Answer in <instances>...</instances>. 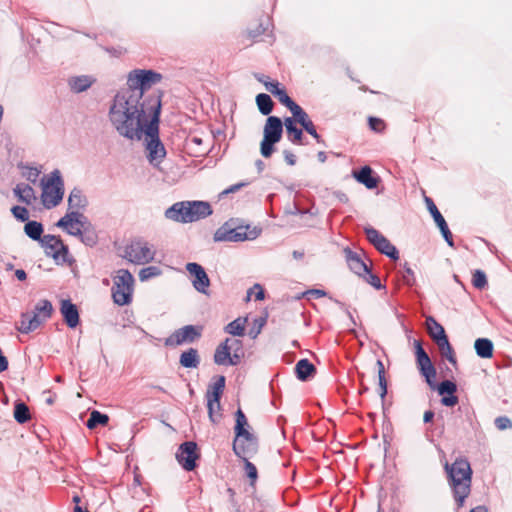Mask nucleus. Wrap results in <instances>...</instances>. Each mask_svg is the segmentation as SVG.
<instances>
[{
	"mask_svg": "<svg viewBox=\"0 0 512 512\" xmlns=\"http://www.w3.org/2000/svg\"><path fill=\"white\" fill-rule=\"evenodd\" d=\"M434 326L437 328V333H433L431 331V338L435 341L437 346L439 347L441 354L445 357L451 364L456 365L457 360L454 355V351L452 346L449 343L448 337L445 333V330L441 324L437 321H433Z\"/></svg>",
	"mask_w": 512,
	"mask_h": 512,
	"instance_id": "obj_18",
	"label": "nucleus"
},
{
	"mask_svg": "<svg viewBox=\"0 0 512 512\" xmlns=\"http://www.w3.org/2000/svg\"><path fill=\"white\" fill-rule=\"evenodd\" d=\"M188 207L186 215H188L189 222H195L203 219L212 214L211 206L208 202L204 201H187Z\"/></svg>",
	"mask_w": 512,
	"mask_h": 512,
	"instance_id": "obj_20",
	"label": "nucleus"
},
{
	"mask_svg": "<svg viewBox=\"0 0 512 512\" xmlns=\"http://www.w3.org/2000/svg\"><path fill=\"white\" fill-rule=\"evenodd\" d=\"M416 363L422 376L425 377L426 382L433 386V379L436 377V369L433 366L431 359L427 352L422 347L419 340L414 341Z\"/></svg>",
	"mask_w": 512,
	"mask_h": 512,
	"instance_id": "obj_14",
	"label": "nucleus"
},
{
	"mask_svg": "<svg viewBox=\"0 0 512 512\" xmlns=\"http://www.w3.org/2000/svg\"><path fill=\"white\" fill-rule=\"evenodd\" d=\"M161 274V270L157 266H149L145 267L140 270L139 272V279L140 281L144 282L147 281L153 277H157Z\"/></svg>",
	"mask_w": 512,
	"mask_h": 512,
	"instance_id": "obj_47",
	"label": "nucleus"
},
{
	"mask_svg": "<svg viewBox=\"0 0 512 512\" xmlns=\"http://www.w3.org/2000/svg\"><path fill=\"white\" fill-rule=\"evenodd\" d=\"M225 377L218 376L215 382L209 386L206 397H211L213 400L220 399L225 388Z\"/></svg>",
	"mask_w": 512,
	"mask_h": 512,
	"instance_id": "obj_38",
	"label": "nucleus"
},
{
	"mask_svg": "<svg viewBox=\"0 0 512 512\" xmlns=\"http://www.w3.org/2000/svg\"><path fill=\"white\" fill-rule=\"evenodd\" d=\"M155 254L154 245L144 239H135L125 247L123 257L133 264L143 265L153 261Z\"/></svg>",
	"mask_w": 512,
	"mask_h": 512,
	"instance_id": "obj_8",
	"label": "nucleus"
},
{
	"mask_svg": "<svg viewBox=\"0 0 512 512\" xmlns=\"http://www.w3.org/2000/svg\"><path fill=\"white\" fill-rule=\"evenodd\" d=\"M86 224L87 217L84 214L78 211H69L56 223V226L64 228L68 234L78 237Z\"/></svg>",
	"mask_w": 512,
	"mask_h": 512,
	"instance_id": "obj_15",
	"label": "nucleus"
},
{
	"mask_svg": "<svg viewBox=\"0 0 512 512\" xmlns=\"http://www.w3.org/2000/svg\"><path fill=\"white\" fill-rule=\"evenodd\" d=\"M246 318H237L227 324L224 331L233 336H243L245 334Z\"/></svg>",
	"mask_w": 512,
	"mask_h": 512,
	"instance_id": "obj_36",
	"label": "nucleus"
},
{
	"mask_svg": "<svg viewBox=\"0 0 512 512\" xmlns=\"http://www.w3.org/2000/svg\"><path fill=\"white\" fill-rule=\"evenodd\" d=\"M445 470L459 509L464 506L465 499L471 492L472 470L470 463L464 458H458L451 465L446 463Z\"/></svg>",
	"mask_w": 512,
	"mask_h": 512,
	"instance_id": "obj_2",
	"label": "nucleus"
},
{
	"mask_svg": "<svg viewBox=\"0 0 512 512\" xmlns=\"http://www.w3.org/2000/svg\"><path fill=\"white\" fill-rule=\"evenodd\" d=\"M295 371L297 378L305 381L315 372V366L308 359H301L297 362Z\"/></svg>",
	"mask_w": 512,
	"mask_h": 512,
	"instance_id": "obj_32",
	"label": "nucleus"
},
{
	"mask_svg": "<svg viewBox=\"0 0 512 512\" xmlns=\"http://www.w3.org/2000/svg\"><path fill=\"white\" fill-rule=\"evenodd\" d=\"M284 125L286 128V133L289 141L294 144H300L303 137V132L300 128L295 125V121L291 117H287L284 120Z\"/></svg>",
	"mask_w": 512,
	"mask_h": 512,
	"instance_id": "obj_31",
	"label": "nucleus"
},
{
	"mask_svg": "<svg viewBox=\"0 0 512 512\" xmlns=\"http://www.w3.org/2000/svg\"><path fill=\"white\" fill-rule=\"evenodd\" d=\"M283 154L288 165L293 166L296 164V156L291 151L285 150Z\"/></svg>",
	"mask_w": 512,
	"mask_h": 512,
	"instance_id": "obj_60",
	"label": "nucleus"
},
{
	"mask_svg": "<svg viewBox=\"0 0 512 512\" xmlns=\"http://www.w3.org/2000/svg\"><path fill=\"white\" fill-rule=\"evenodd\" d=\"M264 86H265L266 90L269 91L274 96L281 89L279 87V82H277V81L264 82Z\"/></svg>",
	"mask_w": 512,
	"mask_h": 512,
	"instance_id": "obj_58",
	"label": "nucleus"
},
{
	"mask_svg": "<svg viewBox=\"0 0 512 512\" xmlns=\"http://www.w3.org/2000/svg\"><path fill=\"white\" fill-rule=\"evenodd\" d=\"M457 391V385L451 380H444L438 385V393L440 395H450Z\"/></svg>",
	"mask_w": 512,
	"mask_h": 512,
	"instance_id": "obj_48",
	"label": "nucleus"
},
{
	"mask_svg": "<svg viewBox=\"0 0 512 512\" xmlns=\"http://www.w3.org/2000/svg\"><path fill=\"white\" fill-rule=\"evenodd\" d=\"M109 421V417L106 414H103L97 410L91 412L90 417L87 421V427L89 429H94L98 425H106Z\"/></svg>",
	"mask_w": 512,
	"mask_h": 512,
	"instance_id": "obj_41",
	"label": "nucleus"
},
{
	"mask_svg": "<svg viewBox=\"0 0 512 512\" xmlns=\"http://www.w3.org/2000/svg\"><path fill=\"white\" fill-rule=\"evenodd\" d=\"M362 277L365 278V280L371 285L373 286L375 289H381L383 288V285L381 284V280L380 278L373 274L371 271H370V268L368 269V272L367 273H364L362 275Z\"/></svg>",
	"mask_w": 512,
	"mask_h": 512,
	"instance_id": "obj_52",
	"label": "nucleus"
},
{
	"mask_svg": "<svg viewBox=\"0 0 512 512\" xmlns=\"http://www.w3.org/2000/svg\"><path fill=\"white\" fill-rule=\"evenodd\" d=\"M425 202L427 205V208L429 212L431 213L435 223L439 227L442 236L444 237L445 241L450 247H454V241L451 231L448 228V225L442 216V214L439 212L438 208L436 207L433 200L429 197H425Z\"/></svg>",
	"mask_w": 512,
	"mask_h": 512,
	"instance_id": "obj_19",
	"label": "nucleus"
},
{
	"mask_svg": "<svg viewBox=\"0 0 512 512\" xmlns=\"http://www.w3.org/2000/svg\"><path fill=\"white\" fill-rule=\"evenodd\" d=\"M162 74L148 69H134L127 75L126 87L121 88L124 92L129 95H134L138 100L144 102L148 98L155 97L158 100L160 108L161 94L159 93H147L153 85L158 84L162 80Z\"/></svg>",
	"mask_w": 512,
	"mask_h": 512,
	"instance_id": "obj_3",
	"label": "nucleus"
},
{
	"mask_svg": "<svg viewBox=\"0 0 512 512\" xmlns=\"http://www.w3.org/2000/svg\"><path fill=\"white\" fill-rule=\"evenodd\" d=\"M365 234L368 241L382 254L387 257L398 260L399 252L397 248L378 230L373 227H366Z\"/></svg>",
	"mask_w": 512,
	"mask_h": 512,
	"instance_id": "obj_12",
	"label": "nucleus"
},
{
	"mask_svg": "<svg viewBox=\"0 0 512 512\" xmlns=\"http://www.w3.org/2000/svg\"><path fill=\"white\" fill-rule=\"evenodd\" d=\"M404 275H403V279H404V282L409 285V286H412L414 285L415 283V278H414V272L413 270L407 265V263H405L404 265Z\"/></svg>",
	"mask_w": 512,
	"mask_h": 512,
	"instance_id": "obj_55",
	"label": "nucleus"
},
{
	"mask_svg": "<svg viewBox=\"0 0 512 512\" xmlns=\"http://www.w3.org/2000/svg\"><path fill=\"white\" fill-rule=\"evenodd\" d=\"M288 109L293 114L294 121L298 122L300 125L310 119L308 114L295 102Z\"/></svg>",
	"mask_w": 512,
	"mask_h": 512,
	"instance_id": "obj_44",
	"label": "nucleus"
},
{
	"mask_svg": "<svg viewBox=\"0 0 512 512\" xmlns=\"http://www.w3.org/2000/svg\"><path fill=\"white\" fill-rule=\"evenodd\" d=\"M486 274L481 270H476L473 274L472 284L477 289H483L487 286Z\"/></svg>",
	"mask_w": 512,
	"mask_h": 512,
	"instance_id": "obj_49",
	"label": "nucleus"
},
{
	"mask_svg": "<svg viewBox=\"0 0 512 512\" xmlns=\"http://www.w3.org/2000/svg\"><path fill=\"white\" fill-rule=\"evenodd\" d=\"M49 318H43L38 316L36 313L26 312L22 313L19 326H17L18 331L24 334H28L34 330H36L42 323H44Z\"/></svg>",
	"mask_w": 512,
	"mask_h": 512,
	"instance_id": "obj_23",
	"label": "nucleus"
},
{
	"mask_svg": "<svg viewBox=\"0 0 512 512\" xmlns=\"http://www.w3.org/2000/svg\"><path fill=\"white\" fill-rule=\"evenodd\" d=\"M225 341H229L228 348L232 355L237 354L239 356V363H240L242 357L244 356L242 341L239 339H231V338H226Z\"/></svg>",
	"mask_w": 512,
	"mask_h": 512,
	"instance_id": "obj_46",
	"label": "nucleus"
},
{
	"mask_svg": "<svg viewBox=\"0 0 512 512\" xmlns=\"http://www.w3.org/2000/svg\"><path fill=\"white\" fill-rule=\"evenodd\" d=\"M376 365L378 367V379H379V386H380V397L382 399L385 398L387 394V381L385 377V368L384 364L381 360L376 361Z\"/></svg>",
	"mask_w": 512,
	"mask_h": 512,
	"instance_id": "obj_43",
	"label": "nucleus"
},
{
	"mask_svg": "<svg viewBox=\"0 0 512 512\" xmlns=\"http://www.w3.org/2000/svg\"><path fill=\"white\" fill-rule=\"evenodd\" d=\"M155 113L160 117V106L155 97L142 102L120 89L111 100L108 120L119 136L140 141L143 129Z\"/></svg>",
	"mask_w": 512,
	"mask_h": 512,
	"instance_id": "obj_1",
	"label": "nucleus"
},
{
	"mask_svg": "<svg viewBox=\"0 0 512 512\" xmlns=\"http://www.w3.org/2000/svg\"><path fill=\"white\" fill-rule=\"evenodd\" d=\"M304 130L310 134L316 141L317 143H323V139L321 138V136L318 134L316 128H315V125L314 123L312 122L311 119H308L306 122H304L302 125H301Z\"/></svg>",
	"mask_w": 512,
	"mask_h": 512,
	"instance_id": "obj_50",
	"label": "nucleus"
},
{
	"mask_svg": "<svg viewBox=\"0 0 512 512\" xmlns=\"http://www.w3.org/2000/svg\"><path fill=\"white\" fill-rule=\"evenodd\" d=\"M41 199L45 208L56 207L64 196V181L58 169L53 170L47 177L41 180Z\"/></svg>",
	"mask_w": 512,
	"mask_h": 512,
	"instance_id": "obj_6",
	"label": "nucleus"
},
{
	"mask_svg": "<svg viewBox=\"0 0 512 512\" xmlns=\"http://www.w3.org/2000/svg\"><path fill=\"white\" fill-rule=\"evenodd\" d=\"M94 82L95 79L88 75L71 77L68 81L71 90L75 93L86 91L92 86Z\"/></svg>",
	"mask_w": 512,
	"mask_h": 512,
	"instance_id": "obj_28",
	"label": "nucleus"
},
{
	"mask_svg": "<svg viewBox=\"0 0 512 512\" xmlns=\"http://www.w3.org/2000/svg\"><path fill=\"white\" fill-rule=\"evenodd\" d=\"M179 363L184 368H197L200 364V356L198 350L189 348L183 351L179 358Z\"/></svg>",
	"mask_w": 512,
	"mask_h": 512,
	"instance_id": "obj_29",
	"label": "nucleus"
},
{
	"mask_svg": "<svg viewBox=\"0 0 512 512\" xmlns=\"http://www.w3.org/2000/svg\"><path fill=\"white\" fill-rule=\"evenodd\" d=\"M229 341L220 343L214 353V362L217 365L236 366L239 364V356L232 355L228 348Z\"/></svg>",
	"mask_w": 512,
	"mask_h": 512,
	"instance_id": "obj_21",
	"label": "nucleus"
},
{
	"mask_svg": "<svg viewBox=\"0 0 512 512\" xmlns=\"http://www.w3.org/2000/svg\"><path fill=\"white\" fill-rule=\"evenodd\" d=\"M24 231L29 238L41 243L43 238V225L40 222L34 220L28 221L24 226Z\"/></svg>",
	"mask_w": 512,
	"mask_h": 512,
	"instance_id": "obj_34",
	"label": "nucleus"
},
{
	"mask_svg": "<svg viewBox=\"0 0 512 512\" xmlns=\"http://www.w3.org/2000/svg\"><path fill=\"white\" fill-rule=\"evenodd\" d=\"M249 230V226H238L231 227L228 223L218 228L214 234V240L216 242H242L245 240L256 239L260 230L254 228Z\"/></svg>",
	"mask_w": 512,
	"mask_h": 512,
	"instance_id": "obj_10",
	"label": "nucleus"
},
{
	"mask_svg": "<svg viewBox=\"0 0 512 512\" xmlns=\"http://www.w3.org/2000/svg\"><path fill=\"white\" fill-rule=\"evenodd\" d=\"M11 212L17 220H19L21 222H25V221L28 222L29 212L25 207L14 206V207H12Z\"/></svg>",
	"mask_w": 512,
	"mask_h": 512,
	"instance_id": "obj_51",
	"label": "nucleus"
},
{
	"mask_svg": "<svg viewBox=\"0 0 512 512\" xmlns=\"http://www.w3.org/2000/svg\"><path fill=\"white\" fill-rule=\"evenodd\" d=\"M236 424H235V439L233 442V451L238 457H245L247 452L257 450V441L252 433L248 431L247 418L241 409H238L235 413Z\"/></svg>",
	"mask_w": 512,
	"mask_h": 512,
	"instance_id": "obj_5",
	"label": "nucleus"
},
{
	"mask_svg": "<svg viewBox=\"0 0 512 512\" xmlns=\"http://www.w3.org/2000/svg\"><path fill=\"white\" fill-rule=\"evenodd\" d=\"M474 348L481 358H490L493 355V343L487 338H478L475 341Z\"/></svg>",
	"mask_w": 512,
	"mask_h": 512,
	"instance_id": "obj_33",
	"label": "nucleus"
},
{
	"mask_svg": "<svg viewBox=\"0 0 512 512\" xmlns=\"http://www.w3.org/2000/svg\"><path fill=\"white\" fill-rule=\"evenodd\" d=\"M264 137L261 142V155L269 158L274 152V145L281 140L283 123L277 116H269L264 126Z\"/></svg>",
	"mask_w": 512,
	"mask_h": 512,
	"instance_id": "obj_9",
	"label": "nucleus"
},
{
	"mask_svg": "<svg viewBox=\"0 0 512 512\" xmlns=\"http://www.w3.org/2000/svg\"><path fill=\"white\" fill-rule=\"evenodd\" d=\"M187 207V201L177 202L166 209L165 217L175 222L189 223V217L186 215Z\"/></svg>",
	"mask_w": 512,
	"mask_h": 512,
	"instance_id": "obj_25",
	"label": "nucleus"
},
{
	"mask_svg": "<svg viewBox=\"0 0 512 512\" xmlns=\"http://www.w3.org/2000/svg\"><path fill=\"white\" fill-rule=\"evenodd\" d=\"M257 450H252V451H249L247 452V455H245V457H240L244 463H245V471H246V474L247 476L252 480H256L257 478V469H256V466L251 463L248 459L249 457H251Z\"/></svg>",
	"mask_w": 512,
	"mask_h": 512,
	"instance_id": "obj_45",
	"label": "nucleus"
},
{
	"mask_svg": "<svg viewBox=\"0 0 512 512\" xmlns=\"http://www.w3.org/2000/svg\"><path fill=\"white\" fill-rule=\"evenodd\" d=\"M207 398V409H208V415L209 419L212 423L216 424L221 419V405H220V399L213 400L211 397Z\"/></svg>",
	"mask_w": 512,
	"mask_h": 512,
	"instance_id": "obj_37",
	"label": "nucleus"
},
{
	"mask_svg": "<svg viewBox=\"0 0 512 512\" xmlns=\"http://www.w3.org/2000/svg\"><path fill=\"white\" fill-rule=\"evenodd\" d=\"M14 194L21 202H24L28 205L32 204V202L36 199L35 191L29 184H18L14 188Z\"/></svg>",
	"mask_w": 512,
	"mask_h": 512,
	"instance_id": "obj_30",
	"label": "nucleus"
},
{
	"mask_svg": "<svg viewBox=\"0 0 512 512\" xmlns=\"http://www.w3.org/2000/svg\"><path fill=\"white\" fill-rule=\"evenodd\" d=\"M159 123L160 117L154 114V117L149 121L147 127L141 133V139L145 136V145L147 157L150 163L158 164L166 156V149L159 137Z\"/></svg>",
	"mask_w": 512,
	"mask_h": 512,
	"instance_id": "obj_4",
	"label": "nucleus"
},
{
	"mask_svg": "<svg viewBox=\"0 0 512 512\" xmlns=\"http://www.w3.org/2000/svg\"><path fill=\"white\" fill-rule=\"evenodd\" d=\"M353 177L368 189L376 188L379 181L377 177L373 176V170L369 166L353 171Z\"/></svg>",
	"mask_w": 512,
	"mask_h": 512,
	"instance_id": "obj_26",
	"label": "nucleus"
},
{
	"mask_svg": "<svg viewBox=\"0 0 512 512\" xmlns=\"http://www.w3.org/2000/svg\"><path fill=\"white\" fill-rule=\"evenodd\" d=\"M345 260L350 270L355 274L362 276L364 273L368 272L369 267L363 261L360 254L351 250L349 247L344 248L343 250Z\"/></svg>",
	"mask_w": 512,
	"mask_h": 512,
	"instance_id": "obj_22",
	"label": "nucleus"
},
{
	"mask_svg": "<svg viewBox=\"0 0 512 512\" xmlns=\"http://www.w3.org/2000/svg\"><path fill=\"white\" fill-rule=\"evenodd\" d=\"M441 403L444 406L452 407L458 403V397L454 394H450L448 396H443L441 399Z\"/></svg>",
	"mask_w": 512,
	"mask_h": 512,
	"instance_id": "obj_56",
	"label": "nucleus"
},
{
	"mask_svg": "<svg viewBox=\"0 0 512 512\" xmlns=\"http://www.w3.org/2000/svg\"><path fill=\"white\" fill-rule=\"evenodd\" d=\"M278 98L279 102L289 108L294 101L288 96L286 90L281 88L275 95Z\"/></svg>",
	"mask_w": 512,
	"mask_h": 512,
	"instance_id": "obj_54",
	"label": "nucleus"
},
{
	"mask_svg": "<svg viewBox=\"0 0 512 512\" xmlns=\"http://www.w3.org/2000/svg\"><path fill=\"white\" fill-rule=\"evenodd\" d=\"M197 458V444L195 442L186 441L179 446L176 459L186 471L195 469Z\"/></svg>",
	"mask_w": 512,
	"mask_h": 512,
	"instance_id": "obj_17",
	"label": "nucleus"
},
{
	"mask_svg": "<svg viewBox=\"0 0 512 512\" xmlns=\"http://www.w3.org/2000/svg\"><path fill=\"white\" fill-rule=\"evenodd\" d=\"M112 298L115 304L124 306L132 301L134 291V277L127 269H119L114 277Z\"/></svg>",
	"mask_w": 512,
	"mask_h": 512,
	"instance_id": "obj_7",
	"label": "nucleus"
},
{
	"mask_svg": "<svg viewBox=\"0 0 512 512\" xmlns=\"http://www.w3.org/2000/svg\"><path fill=\"white\" fill-rule=\"evenodd\" d=\"M307 294L311 295L315 298H321L326 295V292L324 290H320V289H311L307 292Z\"/></svg>",
	"mask_w": 512,
	"mask_h": 512,
	"instance_id": "obj_63",
	"label": "nucleus"
},
{
	"mask_svg": "<svg viewBox=\"0 0 512 512\" xmlns=\"http://www.w3.org/2000/svg\"><path fill=\"white\" fill-rule=\"evenodd\" d=\"M14 418L20 424L26 423L27 421L30 420V410L24 402H17L15 404Z\"/></svg>",
	"mask_w": 512,
	"mask_h": 512,
	"instance_id": "obj_40",
	"label": "nucleus"
},
{
	"mask_svg": "<svg viewBox=\"0 0 512 512\" xmlns=\"http://www.w3.org/2000/svg\"><path fill=\"white\" fill-rule=\"evenodd\" d=\"M8 368V360L2 353V350L0 349V373L5 371Z\"/></svg>",
	"mask_w": 512,
	"mask_h": 512,
	"instance_id": "obj_62",
	"label": "nucleus"
},
{
	"mask_svg": "<svg viewBox=\"0 0 512 512\" xmlns=\"http://www.w3.org/2000/svg\"><path fill=\"white\" fill-rule=\"evenodd\" d=\"M256 104L263 115H269L274 106L271 97L265 93H260L256 96Z\"/></svg>",
	"mask_w": 512,
	"mask_h": 512,
	"instance_id": "obj_39",
	"label": "nucleus"
},
{
	"mask_svg": "<svg viewBox=\"0 0 512 512\" xmlns=\"http://www.w3.org/2000/svg\"><path fill=\"white\" fill-rule=\"evenodd\" d=\"M60 312L69 328H75L79 324V311L71 300L65 299L61 301Z\"/></svg>",
	"mask_w": 512,
	"mask_h": 512,
	"instance_id": "obj_24",
	"label": "nucleus"
},
{
	"mask_svg": "<svg viewBox=\"0 0 512 512\" xmlns=\"http://www.w3.org/2000/svg\"><path fill=\"white\" fill-rule=\"evenodd\" d=\"M202 143H203L202 138H200L198 136H191L187 140V144L189 147H191L192 145L201 146Z\"/></svg>",
	"mask_w": 512,
	"mask_h": 512,
	"instance_id": "obj_61",
	"label": "nucleus"
},
{
	"mask_svg": "<svg viewBox=\"0 0 512 512\" xmlns=\"http://www.w3.org/2000/svg\"><path fill=\"white\" fill-rule=\"evenodd\" d=\"M40 244L44 248L45 254L52 257L56 263H66L69 261L68 246L63 243L59 236L44 235Z\"/></svg>",
	"mask_w": 512,
	"mask_h": 512,
	"instance_id": "obj_11",
	"label": "nucleus"
},
{
	"mask_svg": "<svg viewBox=\"0 0 512 512\" xmlns=\"http://www.w3.org/2000/svg\"><path fill=\"white\" fill-rule=\"evenodd\" d=\"M256 290V293H255V299L256 300H263L265 298V293H264V290L262 288V286L260 284H255L253 286V288L249 289L248 291V297L250 296L251 292Z\"/></svg>",
	"mask_w": 512,
	"mask_h": 512,
	"instance_id": "obj_57",
	"label": "nucleus"
},
{
	"mask_svg": "<svg viewBox=\"0 0 512 512\" xmlns=\"http://www.w3.org/2000/svg\"><path fill=\"white\" fill-rule=\"evenodd\" d=\"M494 424L498 430H506L512 428V421L507 416H499L494 420Z\"/></svg>",
	"mask_w": 512,
	"mask_h": 512,
	"instance_id": "obj_53",
	"label": "nucleus"
},
{
	"mask_svg": "<svg viewBox=\"0 0 512 512\" xmlns=\"http://www.w3.org/2000/svg\"><path fill=\"white\" fill-rule=\"evenodd\" d=\"M78 238H80L81 242L86 246L92 247L97 243V234L88 220L87 224L82 228L81 234Z\"/></svg>",
	"mask_w": 512,
	"mask_h": 512,
	"instance_id": "obj_35",
	"label": "nucleus"
},
{
	"mask_svg": "<svg viewBox=\"0 0 512 512\" xmlns=\"http://www.w3.org/2000/svg\"><path fill=\"white\" fill-rule=\"evenodd\" d=\"M186 270L191 276V282L194 289L202 294H208L210 279L205 269L198 263L189 262L186 264Z\"/></svg>",
	"mask_w": 512,
	"mask_h": 512,
	"instance_id": "obj_16",
	"label": "nucleus"
},
{
	"mask_svg": "<svg viewBox=\"0 0 512 512\" xmlns=\"http://www.w3.org/2000/svg\"><path fill=\"white\" fill-rule=\"evenodd\" d=\"M87 205L88 200L82 190L78 187L73 188L68 196L69 210L79 212V210H84Z\"/></svg>",
	"mask_w": 512,
	"mask_h": 512,
	"instance_id": "obj_27",
	"label": "nucleus"
},
{
	"mask_svg": "<svg viewBox=\"0 0 512 512\" xmlns=\"http://www.w3.org/2000/svg\"><path fill=\"white\" fill-rule=\"evenodd\" d=\"M53 311L52 304L49 300H40L34 307L33 312L43 318H50Z\"/></svg>",
	"mask_w": 512,
	"mask_h": 512,
	"instance_id": "obj_42",
	"label": "nucleus"
},
{
	"mask_svg": "<svg viewBox=\"0 0 512 512\" xmlns=\"http://www.w3.org/2000/svg\"><path fill=\"white\" fill-rule=\"evenodd\" d=\"M202 328L194 325H186L175 330L165 339L166 346H179L184 343H193L201 337Z\"/></svg>",
	"mask_w": 512,
	"mask_h": 512,
	"instance_id": "obj_13",
	"label": "nucleus"
},
{
	"mask_svg": "<svg viewBox=\"0 0 512 512\" xmlns=\"http://www.w3.org/2000/svg\"><path fill=\"white\" fill-rule=\"evenodd\" d=\"M40 174V171L36 168H31L28 174V180L35 182Z\"/></svg>",
	"mask_w": 512,
	"mask_h": 512,
	"instance_id": "obj_64",
	"label": "nucleus"
},
{
	"mask_svg": "<svg viewBox=\"0 0 512 512\" xmlns=\"http://www.w3.org/2000/svg\"><path fill=\"white\" fill-rule=\"evenodd\" d=\"M381 125H383V121L381 119L374 117L369 118V126L372 130L379 131Z\"/></svg>",
	"mask_w": 512,
	"mask_h": 512,
	"instance_id": "obj_59",
	"label": "nucleus"
}]
</instances>
